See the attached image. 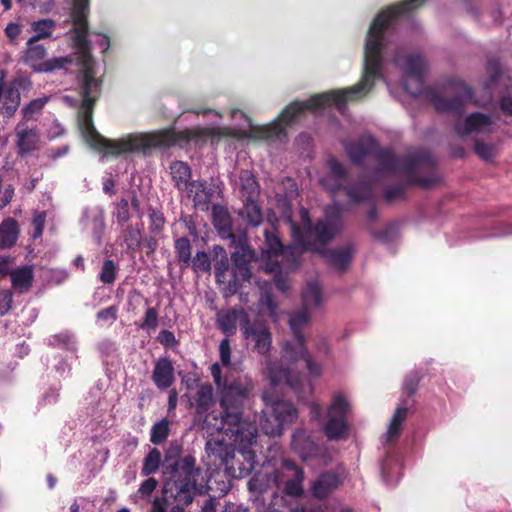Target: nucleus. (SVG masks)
<instances>
[{
    "instance_id": "obj_1",
    "label": "nucleus",
    "mask_w": 512,
    "mask_h": 512,
    "mask_svg": "<svg viewBox=\"0 0 512 512\" xmlns=\"http://www.w3.org/2000/svg\"><path fill=\"white\" fill-rule=\"evenodd\" d=\"M253 382L247 376L238 377L223 386L221 390L220 405L222 412L220 414L209 413L205 416L202 423V430L208 435L222 433L229 438H233L236 444L242 448L241 454L245 463L234 458V465L249 466L247 475L253 468V454L247 448L256 442V426L244 419L242 407L253 390Z\"/></svg>"
},
{
    "instance_id": "obj_2",
    "label": "nucleus",
    "mask_w": 512,
    "mask_h": 512,
    "mask_svg": "<svg viewBox=\"0 0 512 512\" xmlns=\"http://www.w3.org/2000/svg\"><path fill=\"white\" fill-rule=\"evenodd\" d=\"M345 150L350 160L356 164H360L366 156L375 154L380 171L399 174L405 178L407 184L431 188L441 181L434 169V160L427 151L396 157L389 150H378L377 143L371 136H363L357 142L346 143Z\"/></svg>"
},
{
    "instance_id": "obj_3",
    "label": "nucleus",
    "mask_w": 512,
    "mask_h": 512,
    "mask_svg": "<svg viewBox=\"0 0 512 512\" xmlns=\"http://www.w3.org/2000/svg\"><path fill=\"white\" fill-rule=\"evenodd\" d=\"M425 0H404L403 2L382 11L371 24L366 36L364 48L363 97L373 88L376 79H383L384 58L391 47L387 37L392 19L421 6Z\"/></svg>"
},
{
    "instance_id": "obj_4",
    "label": "nucleus",
    "mask_w": 512,
    "mask_h": 512,
    "mask_svg": "<svg viewBox=\"0 0 512 512\" xmlns=\"http://www.w3.org/2000/svg\"><path fill=\"white\" fill-rule=\"evenodd\" d=\"M89 0H74L71 12L73 21V45L81 65L78 74V90L81 105L78 114H93V107L101 93V81L96 77L94 60L90 54L91 44L87 39Z\"/></svg>"
},
{
    "instance_id": "obj_5",
    "label": "nucleus",
    "mask_w": 512,
    "mask_h": 512,
    "mask_svg": "<svg viewBox=\"0 0 512 512\" xmlns=\"http://www.w3.org/2000/svg\"><path fill=\"white\" fill-rule=\"evenodd\" d=\"M165 469L170 477L165 483L164 492L169 498L176 501L170 512H184V507L190 505L196 494L203 495L208 488L200 467L196 466V459L192 455L177 458L168 464ZM168 503L164 497H156L148 512H167Z\"/></svg>"
},
{
    "instance_id": "obj_6",
    "label": "nucleus",
    "mask_w": 512,
    "mask_h": 512,
    "mask_svg": "<svg viewBox=\"0 0 512 512\" xmlns=\"http://www.w3.org/2000/svg\"><path fill=\"white\" fill-rule=\"evenodd\" d=\"M300 216L303 226H299L288 218L292 236L291 246L286 250V255H292L293 264H297L298 258L307 250L315 249L317 244L324 246L330 242L340 231L342 222L340 207L337 204L326 208L325 216L312 226L308 210L301 208Z\"/></svg>"
},
{
    "instance_id": "obj_7",
    "label": "nucleus",
    "mask_w": 512,
    "mask_h": 512,
    "mask_svg": "<svg viewBox=\"0 0 512 512\" xmlns=\"http://www.w3.org/2000/svg\"><path fill=\"white\" fill-rule=\"evenodd\" d=\"M262 400L265 407L259 419L260 428L266 435L280 436L284 425L292 423L297 418L298 411L292 403L274 399L268 393H263Z\"/></svg>"
},
{
    "instance_id": "obj_8",
    "label": "nucleus",
    "mask_w": 512,
    "mask_h": 512,
    "mask_svg": "<svg viewBox=\"0 0 512 512\" xmlns=\"http://www.w3.org/2000/svg\"><path fill=\"white\" fill-rule=\"evenodd\" d=\"M393 62L403 72L401 81L404 90L412 96L420 94L427 69L425 59L419 54L404 55L402 49L396 48Z\"/></svg>"
},
{
    "instance_id": "obj_9",
    "label": "nucleus",
    "mask_w": 512,
    "mask_h": 512,
    "mask_svg": "<svg viewBox=\"0 0 512 512\" xmlns=\"http://www.w3.org/2000/svg\"><path fill=\"white\" fill-rule=\"evenodd\" d=\"M265 374L273 386L287 385L294 391L299 400L304 399L307 394L313 392V385L299 372L290 368H284L277 361L267 359L265 361Z\"/></svg>"
},
{
    "instance_id": "obj_10",
    "label": "nucleus",
    "mask_w": 512,
    "mask_h": 512,
    "mask_svg": "<svg viewBox=\"0 0 512 512\" xmlns=\"http://www.w3.org/2000/svg\"><path fill=\"white\" fill-rule=\"evenodd\" d=\"M234 445L227 443L224 439L210 438L205 445V452L209 458H213V463L224 466L225 473L232 478H243L247 476L249 466L234 465Z\"/></svg>"
},
{
    "instance_id": "obj_11",
    "label": "nucleus",
    "mask_w": 512,
    "mask_h": 512,
    "mask_svg": "<svg viewBox=\"0 0 512 512\" xmlns=\"http://www.w3.org/2000/svg\"><path fill=\"white\" fill-rule=\"evenodd\" d=\"M350 410L349 402L342 393L333 396L327 411V422L324 432L329 440L344 439L348 433L347 415Z\"/></svg>"
},
{
    "instance_id": "obj_12",
    "label": "nucleus",
    "mask_w": 512,
    "mask_h": 512,
    "mask_svg": "<svg viewBox=\"0 0 512 512\" xmlns=\"http://www.w3.org/2000/svg\"><path fill=\"white\" fill-rule=\"evenodd\" d=\"M242 336L252 351L267 356L272 349V332L267 321L261 317L249 321L242 327Z\"/></svg>"
},
{
    "instance_id": "obj_13",
    "label": "nucleus",
    "mask_w": 512,
    "mask_h": 512,
    "mask_svg": "<svg viewBox=\"0 0 512 512\" xmlns=\"http://www.w3.org/2000/svg\"><path fill=\"white\" fill-rule=\"evenodd\" d=\"M473 97V89L461 80L451 84V95L438 96L434 105L439 112L462 114L465 106Z\"/></svg>"
},
{
    "instance_id": "obj_14",
    "label": "nucleus",
    "mask_w": 512,
    "mask_h": 512,
    "mask_svg": "<svg viewBox=\"0 0 512 512\" xmlns=\"http://www.w3.org/2000/svg\"><path fill=\"white\" fill-rule=\"evenodd\" d=\"M304 472L291 460H283L282 470L273 472V482L278 489H283L284 493L297 497L303 493Z\"/></svg>"
},
{
    "instance_id": "obj_15",
    "label": "nucleus",
    "mask_w": 512,
    "mask_h": 512,
    "mask_svg": "<svg viewBox=\"0 0 512 512\" xmlns=\"http://www.w3.org/2000/svg\"><path fill=\"white\" fill-rule=\"evenodd\" d=\"M27 50L23 61L37 72H52L56 69L64 68L67 64L72 63L70 57H54L43 60L46 55V49L43 45L37 44V41L28 40Z\"/></svg>"
},
{
    "instance_id": "obj_16",
    "label": "nucleus",
    "mask_w": 512,
    "mask_h": 512,
    "mask_svg": "<svg viewBox=\"0 0 512 512\" xmlns=\"http://www.w3.org/2000/svg\"><path fill=\"white\" fill-rule=\"evenodd\" d=\"M230 245L236 248L231 255L234 281L249 280L251 277L249 263L254 258V251L248 245L246 234L242 233L235 237V242L230 241Z\"/></svg>"
},
{
    "instance_id": "obj_17",
    "label": "nucleus",
    "mask_w": 512,
    "mask_h": 512,
    "mask_svg": "<svg viewBox=\"0 0 512 512\" xmlns=\"http://www.w3.org/2000/svg\"><path fill=\"white\" fill-rule=\"evenodd\" d=\"M282 359L290 364L303 359L311 375L318 377L321 374V366L309 354L304 337L294 336L292 340L285 341L282 346Z\"/></svg>"
},
{
    "instance_id": "obj_18",
    "label": "nucleus",
    "mask_w": 512,
    "mask_h": 512,
    "mask_svg": "<svg viewBox=\"0 0 512 512\" xmlns=\"http://www.w3.org/2000/svg\"><path fill=\"white\" fill-rule=\"evenodd\" d=\"M493 121L490 116L482 113H471L463 121L454 125L455 133L460 137L471 134H489L493 131Z\"/></svg>"
},
{
    "instance_id": "obj_19",
    "label": "nucleus",
    "mask_w": 512,
    "mask_h": 512,
    "mask_svg": "<svg viewBox=\"0 0 512 512\" xmlns=\"http://www.w3.org/2000/svg\"><path fill=\"white\" fill-rule=\"evenodd\" d=\"M250 317L243 308H232L221 310L217 313V327L226 335L231 336L236 333L237 326L242 332V327L249 321Z\"/></svg>"
},
{
    "instance_id": "obj_20",
    "label": "nucleus",
    "mask_w": 512,
    "mask_h": 512,
    "mask_svg": "<svg viewBox=\"0 0 512 512\" xmlns=\"http://www.w3.org/2000/svg\"><path fill=\"white\" fill-rule=\"evenodd\" d=\"M16 146L19 155H24L37 149L39 131L36 126L28 125L26 120L20 121L15 127Z\"/></svg>"
},
{
    "instance_id": "obj_21",
    "label": "nucleus",
    "mask_w": 512,
    "mask_h": 512,
    "mask_svg": "<svg viewBox=\"0 0 512 512\" xmlns=\"http://www.w3.org/2000/svg\"><path fill=\"white\" fill-rule=\"evenodd\" d=\"M152 381L160 390H166L174 383V367L170 359L163 357L156 361Z\"/></svg>"
},
{
    "instance_id": "obj_22",
    "label": "nucleus",
    "mask_w": 512,
    "mask_h": 512,
    "mask_svg": "<svg viewBox=\"0 0 512 512\" xmlns=\"http://www.w3.org/2000/svg\"><path fill=\"white\" fill-rule=\"evenodd\" d=\"M212 223L222 239H229L235 242V237L238 235L231 232L230 215L224 206L220 204L212 206Z\"/></svg>"
},
{
    "instance_id": "obj_23",
    "label": "nucleus",
    "mask_w": 512,
    "mask_h": 512,
    "mask_svg": "<svg viewBox=\"0 0 512 512\" xmlns=\"http://www.w3.org/2000/svg\"><path fill=\"white\" fill-rule=\"evenodd\" d=\"M182 191H186L189 198H192L194 206L200 210H208L212 192L207 188L205 181H191Z\"/></svg>"
},
{
    "instance_id": "obj_24",
    "label": "nucleus",
    "mask_w": 512,
    "mask_h": 512,
    "mask_svg": "<svg viewBox=\"0 0 512 512\" xmlns=\"http://www.w3.org/2000/svg\"><path fill=\"white\" fill-rule=\"evenodd\" d=\"M264 236L265 244L264 247L262 248L263 253L275 256L281 254L284 260L287 262V266L289 268L294 269L298 267L299 261L297 262V264H293V256L291 254L288 256L286 255V250L291 246V244L288 245L287 247H284L279 237L276 235L274 228L271 231L265 230Z\"/></svg>"
},
{
    "instance_id": "obj_25",
    "label": "nucleus",
    "mask_w": 512,
    "mask_h": 512,
    "mask_svg": "<svg viewBox=\"0 0 512 512\" xmlns=\"http://www.w3.org/2000/svg\"><path fill=\"white\" fill-rule=\"evenodd\" d=\"M293 450L303 459L308 460L318 452V447L305 430H297L292 435Z\"/></svg>"
},
{
    "instance_id": "obj_26",
    "label": "nucleus",
    "mask_w": 512,
    "mask_h": 512,
    "mask_svg": "<svg viewBox=\"0 0 512 512\" xmlns=\"http://www.w3.org/2000/svg\"><path fill=\"white\" fill-rule=\"evenodd\" d=\"M341 484L340 478L333 472L322 473L312 484L311 492L314 497L324 499Z\"/></svg>"
},
{
    "instance_id": "obj_27",
    "label": "nucleus",
    "mask_w": 512,
    "mask_h": 512,
    "mask_svg": "<svg viewBox=\"0 0 512 512\" xmlns=\"http://www.w3.org/2000/svg\"><path fill=\"white\" fill-rule=\"evenodd\" d=\"M11 284L13 289L22 294L28 292L34 280V270L31 265H24L11 270Z\"/></svg>"
},
{
    "instance_id": "obj_28",
    "label": "nucleus",
    "mask_w": 512,
    "mask_h": 512,
    "mask_svg": "<svg viewBox=\"0 0 512 512\" xmlns=\"http://www.w3.org/2000/svg\"><path fill=\"white\" fill-rule=\"evenodd\" d=\"M19 226L14 218L8 217L0 223V249L13 247L19 237Z\"/></svg>"
},
{
    "instance_id": "obj_29",
    "label": "nucleus",
    "mask_w": 512,
    "mask_h": 512,
    "mask_svg": "<svg viewBox=\"0 0 512 512\" xmlns=\"http://www.w3.org/2000/svg\"><path fill=\"white\" fill-rule=\"evenodd\" d=\"M303 307L305 309L318 308L323 301L322 287L317 279L306 283L302 292Z\"/></svg>"
},
{
    "instance_id": "obj_30",
    "label": "nucleus",
    "mask_w": 512,
    "mask_h": 512,
    "mask_svg": "<svg viewBox=\"0 0 512 512\" xmlns=\"http://www.w3.org/2000/svg\"><path fill=\"white\" fill-rule=\"evenodd\" d=\"M238 214L253 227H258L263 221L260 206L255 200H253V198L250 197H245L243 207L239 210Z\"/></svg>"
},
{
    "instance_id": "obj_31",
    "label": "nucleus",
    "mask_w": 512,
    "mask_h": 512,
    "mask_svg": "<svg viewBox=\"0 0 512 512\" xmlns=\"http://www.w3.org/2000/svg\"><path fill=\"white\" fill-rule=\"evenodd\" d=\"M325 258L333 267L344 270L352 259L351 247H344L340 249L324 250Z\"/></svg>"
},
{
    "instance_id": "obj_32",
    "label": "nucleus",
    "mask_w": 512,
    "mask_h": 512,
    "mask_svg": "<svg viewBox=\"0 0 512 512\" xmlns=\"http://www.w3.org/2000/svg\"><path fill=\"white\" fill-rule=\"evenodd\" d=\"M122 245L131 254L139 250L142 244V233L138 226L129 225L121 231Z\"/></svg>"
},
{
    "instance_id": "obj_33",
    "label": "nucleus",
    "mask_w": 512,
    "mask_h": 512,
    "mask_svg": "<svg viewBox=\"0 0 512 512\" xmlns=\"http://www.w3.org/2000/svg\"><path fill=\"white\" fill-rule=\"evenodd\" d=\"M170 173L175 183V186L181 191L191 182V169L189 165L185 162H173L170 165Z\"/></svg>"
},
{
    "instance_id": "obj_34",
    "label": "nucleus",
    "mask_w": 512,
    "mask_h": 512,
    "mask_svg": "<svg viewBox=\"0 0 512 512\" xmlns=\"http://www.w3.org/2000/svg\"><path fill=\"white\" fill-rule=\"evenodd\" d=\"M214 404L213 388L211 385H201L195 395V409L198 415L205 414Z\"/></svg>"
},
{
    "instance_id": "obj_35",
    "label": "nucleus",
    "mask_w": 512,
    "mask_h": 512,
    "mask_svg": "<svg viewBox=\"0 0 512 512\" xmlns=\"http://www.w3.org/2000/svg\"><path fill=\"white\" fill-rule=\"evenodd\" d=\"M55 27L56 23L52 19H41L33 22L31 28L35 34L30 40L38 42L39 40L51 37Z\"/></svg>"
},
{
    "instance_id": "obj_36",
    "label": "nucleus",
    "mask_w": 512,
    "mask_h": 512,
    "mask_svg": "<svg viewBox=\"0 0 512 512\" xmlns=\"http://www.w3.org/2000/svg\"><path fill=\"white\" fill-rule=\"evenodd\" d=\"M345 190L350 200L355 203L369 200L372 197L371 186L366 182H359Z\"/></svg>"
},
{
    "instance_id": "obj_37",
    "label": "nucleus",
    "mask_w": 512,
    "mask_h": 512,
    "mask_svg": "<svg viewBox=\"0 0 512 512\" xmlns=\"http://www.w3.org/2000/svg\"><path fill=\"white\" fill-rule=\"evenodd\" d=\"M407 411L408 408L406 406L398 407L395 410L387 430V439L389 441L398 437L402 423L406 419Z\"/></svg>"
},
{
    "instance_id": "obj_38",
    "label": "nucleus",
    "mask_w": 512,
    "mask_h": 512,
    "mask_svg": "<svg viewBox=\"0 0 512 512\" xmlns=\"http://www.w3.org/2000/svg\"><path fill=\"white\" fill-rule=\"evenodd\" d=\"M175 253L182 263V266L187 268L191 264V243L187 237H181L175 240L174 243Z\"/></svg>"
},
{
    "instance_id": "obj_39",
    "label": "nucleus",
    "mask_w": 512,
    "mask_h": 512,
    "mask_svg": "<svg viewBox=\"0 0 512 512\" xmlns=\"http://www.w3.org/2000/svg\"><path fill=\"white\" fill-rule=\"evenodd\" d=\"M309 309L303 307L302 310L293 313L289 319V326L294 336L303 337L302 330L309 321Z\"/></svg>"
},
{
    "instance_id": "obj_40",
    "label": "nucleus",
    "mask_w": 512,
    "mask_h": 512,
    "mask_svg": "<svg viewBox=\"0 0 512 512\" xmlns=\"http://www.w3.org/2000/svg\"><path fill=\"white\" fill-rule=\"evenodd\" d=\"M258 305L260 309H266L268 316L276 322L278 320L277 315V303L273 300V296L270 290L266 289L264 286H261V295L258 301Z\"/></svg>"
},
{
    "instance_id": "obj_41",
    "label": "nucleus",
    "mask_w": 512,
    "mask_h": 512,
    "mask_svg": "<svg viewBox=\"0 0 512 512\" xmlns=\"http://www.w3.org/2000/svg\"><path fill=\"white\" fill-rule=\"evenodd\" d=\"M161 453L157 448H153L144 458L141 473L143 476L154 474L160 467Z\"/></svg>"
},
{
    "instance_id": "obj_42",
    "label": "nucleus",
    "mask_w": 512,
    "mask_h": 512,
    "mask_svg": "<svg viewBox=\"0 0 512 512\" xmlns=\"http://www.w3.org/2000/svg\"><path fill=\"white\" fill-rule=\"evenodd\" d=\"M241 190L247 194L246 197L253 198L259 189V185L254 175L248 170H242L239 176Z\"/></svg>"
},
{
    "instance_id": "obj_43",
    "label": "nucleus",
    "mask_w": 512,
    "mask_h": 512,
    "mask_svg": "<svg viewBox=\"0 0 512 512\" xmlns=\"http://www.w3.org/2000/svg\"><path fill=\"white\" fill-rule=\"evenodd\" d=\"M169 435V421L162 419L155 423L151 428L150 441L153 444H161L164 442Z\"/></svg>"
},
{
    "instance_id": "obj_44",
    "label": "nucleus",
    "mask_w": 512,
    "mask_h": 512,
    "mask_svg": "<svg viewBox=\"0 0 512 512\" xmlns=\"http://www.w3.org/2000/svg\"><path fill=\"white\" fill-rule=\"evenodd\" d=\"M118 270L119 267L113 260H105L99 273L100 281L104 284H112L116 279Z\"/></svg>"
},
{
    "instance_id": "obj_45",
    "label": "nucleus",
    "mask_w": 512,
    "mask_h": 512,
    "mask_svg": "<svg viewBox=\"0 0 512 512\" xmlns=\"http://www.w3.org/2000/svg\"><path fill=\"white\" fill-rule=\"evenodd\" d=\"M474 151L479 158L487 162L493 161L497 155V149L495 145L486 144L481 140L475 141Z\"/></svg>"
},
{
    "instance_id": "obj_46",
    "label": "nucleus",
    "mask_w": 512,
    "mask_h": 512,
    "mask_svg": "<svg viewBox=\"0 0 512 512\" xmlns=\"http://www.w3.org/2000/svg\"><path fill=\"white\" fill-rule=\"evenodd\" d=\"M113 217L119 225L123 226L130 219L129 202L125 198H121L115 203L114 210L112 212Z\"/></svg>"
},
{
    "instance_id": "obj_47",
    "label": "nucleus",
    "mask_w": 512,
    "mask_h": 512,
    "mask_svg": "<svg viewBox=\"0 0 512 512\" xmlns=\"http://www.w3.org/2000/svg\"><path fill=\"white\" fill-rule=\"evenodd\" d=\"M158 310L155 307H148L139 328L147 332L155 331L158 327Z\"/></svg>"
},
{
    "instance_id": "obj_48",
    "label": "nucleus",
    "mask_w": 512,
    "mask_h": 512,
    "mask_svg": "<svg viewBox=\"0 0 512 512\" xmlns=\"http://www.w3.org/2000/svg\"><path fill=\"white\" fill-rule=\"evenodd\" d=\"M190 265L195 272H207L211 269L210 258L204 251L197 252L194 258H191Z\"/></svg>"
},
{
    "instance_id": "obj_49",
    "label": "nucleus",
    "mask_w": 512,
    "mask_h": 512,
    "mask_svg": "<svg viewBox=\"0 0 512 512\" xmlns=\"http://www.w3.org/2000/svg\"><path fill=\"white\" fill-rule=\"evenodd\" d=\"M48 102L47 97L37 98L30 101L26 106L23 107L22 112L24 118L31 119L35 114H38Z\"/></svg>"
},
{
    "instance_id": "obj_50",
    "label": "nucleus",
    "mask_w": 512,
    "mask_h": 512,
    "mask_svg": "<svg viewBox=\"0 0 512 512\" xmlns=\"http://www.w3.org/2000/svg\"><path fill=\"white\" fill-rule=\"evenodd\" d=\"M421 378L422 376L418 371H412L406 376L403 383V391L407 396H412L416 393Z\"/></svg>"
},
{
    "instance_id": "obj_51",
    "label": "nucleus",
    "mask_w": 512,
    "mask_h": 512,
    "mask_svg": "<svg viewBox=\"0 0 512 512\" xmlns=\"http://www.w3.org/2000/svg\"><path fill=\"white\" fill-rule=\"evenodd\" d=\"M328 166L330 168V176L335 177L336 180L343 184V181L346 178V171L341 163H339L335 158H330L328 160Z\"/></svg>"
},
{
    "instance_id": "obj_52",
    "label": "nucleus",
    "mask_w": 512,
    "mask_h": 512,
    "mask_svg": "<svg viewBox=\"0 0 512 512\" xmlns=\"http://www.w3.org/2000/svg\"><path fill=\"white\" fill-rule=\"evenodd\" d=\"M50 344L66 347L68 349H74V337L69 333H60L52 336L49 339Z\"/></svg>"
},
{
    "instance_id": "obj_53",
    "label": "nucleus",
    "mask_w": 512,
    "mask_h": 512,
    "mask_svg": "<svg viewBox=\"0 0 512 512\" xmlns=\"http://www.w3.org/2000/svg\"><path fill=\"white\" fill-rule=\"evenodd\" d=\"M46 221V214L44 212H36L33 215L32 225L34 227L33 238L42 236Z\"/></svg>"
},
{
    "instance_id": "obj_54",
    "label": "nucleus",
    "mask_w": 512,
    "mask_h": 512,
    "mask_svg": "<svg viewBox=\"0 0 512 512\" xmlns=\"http://www.w3.org/2000/svg\"><path fill=\"white\" fill-rule=\"evenodd\" d=\"M13 295L9 290L0 291V316L6 315L12 308Z\"/></svg>"
},
{
    "instance_id": "obj_55",
    "label": "nucleus",
    "mask_w": 512,
    "mask_h": 512,
    "mask_svg": "<svg viewBox=\"0 0 512 512\" xmlns=\"http://www.w3.org/2000/svg\"><path fill=\"white\" fill-rule=\"evenodd\" d=\"M220 361L223 366H229L231 362V347L228 339H223L219 345Z\"/></svg>"
},
{
    "instance_id": "obj_56",
    "label": "nucleus",
    "mask_w": 512,
    "mask_h": 512,
    "mask_svg": "<svg viewBox=\"0 0 512 512\" xmlns=\"http://www.w3.org/2000/svg\"><path fill=\"white\" fill-rule=\"evenodd\" d=\"M229 268L228 257L220 258L215 264V276L218 282L225 281V275Z\"/></svg>"
},
{
    "instance_id": "obj_57",
    "label": "nucleus",
    "mask_w": 512,
    "mask_h": 512,
    "mask_svg": "<svg viewBox=\"0 0 512 512\" xmlns=\"http://www.w3.org/2000/svg\"><path fill=\"white\" fill-rule=\"evenodd\" d=\"M320 183L326 190H328L332 194L340 190L343 186L341 182H339L338 180L335 179V177H332L330 175L322 177L320 179Z\"/></svg>"
},
{
    "instance_id": "obj_58",
    "label": "nucleus",
    "mask_w": 512,
    "mask_h": 512,
    "mask_svg": "<svg viewBox=\"0 0 512 512\" xmlns=\"http://www.w3.org/2000/svg\"><path fill=\"white\" fill-rule=\"evenodd\" d=\"M117 308L115 306H109L107 308H104L100 310L96 317L98 320L101 321H115L117 319Z\"/></svg>"
},
{
    "instance_id": "obj_59",
    "label": "nucleus",
    "mask_w": 512,
    "mask_h": 512,
    "mask_svg": "<svg viewBox=\"0 0 512 512\" xmlns=\"http://www.w3.org/2000/svg\"><path fill=\"white\" fill-rule=\"evenodd\" d=\"M157 339L163 346L166 347H171L177 343L174 333L169 330L160 331Z\"/></svg>"
},
{
    "instance_id": "obj_60",
    "label": "nucleus",
    "mask_w": 512,
    "mask_h": 512,
    "mask_svg": "<svg viewBox=\"0 0 512 512\" xmlns=\"http://www.w3.org/2000/svg\"><path fill=\"white\" fill-rule=\"evenodd\" d=\"M156 487V479L148 478L140 485L138 493H140L142 496H150L151 493L156 489Z\"/></svg>"
},
{
    "instance_id": "obj_61",
    "label": "nucleus",
    "mask_w": 512,
    "mask_h": 512,
    "mask_svg": "<svg viewBox=\"0 0 512 512\" xmlns=\"http://www.w3.org/2000/svg\"><path fill=\"white\" fill-rule=\"evenodd\" d=\"M404 194V187L403 186H396V187H388L384 191L385 199L388 202L393 201L394 199L402 197Z\"/></svg>"
},
{
    "instance_id": "obj_62",
    "label": "nucleus",
    "mask_w": 512,
    "mask_h": 512,
    "mask_svg": "<svg viewBox=\"0 0 512 512\" xmlns=\"http://www.w3.org/2000/svg\"><path fill=\"white\" fill-rule=\"evenodd\" d=\"M210 372L213 377V380L217 387L222 386V371L220 365L218 363H213L210 367Z\"/></svg>"
},
{
    "instance_id": "obj_63",
    "label": "nucleus",
    "mask_w": 512,
    "mask_h": 512,
    "mask_svg": "<svg viewBox=\"0 0 512 512\" xmlns=\"http://www.w3.org/2000/svg\"><path fill=\"white\" fill-rule=\"evenodd\" d=\"M315 349L319 354L328 355L329 345L327 343V340L323 337H318L315 340Z\"/></svg>"
},
{
    "instance_id": "obj_64",
    "label": "nucleus",
    "mask_w": 512,
    "mask_h": 512,
    "mask_svg": "<svg viewBox=\"0 0 512 512\" xmlns=\"http://www.w3.org/2000/svg\"><path fill=\"white\" fill-rule=\"evenodd\" d=\"M499 105H500V109L504 113H506L508 115H512V97H510V96H503L500 99Z\"/></svg>"
}]
</instances>
